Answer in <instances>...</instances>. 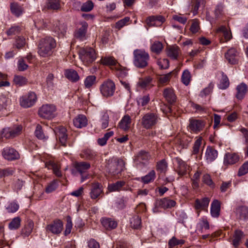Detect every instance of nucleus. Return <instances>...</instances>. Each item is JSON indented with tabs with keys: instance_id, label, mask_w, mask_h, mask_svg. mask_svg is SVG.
I'll return each mask as SVG.
<instances>
[{
	"instance_id": "5701e85b",
	"label": "nucleus",
	"mask_w": 248,
	"mask_h": 248,
	"mask_svg": "<svg viewBox=\"0 0 248 248\" xmlns=\"http://www.w3.org/2000/svg\"><path fill=\"white\" fill-rule=\"evenodd\" d=\"M88 124L86 117L82 114L78 115L73 119V124L77 128H81L85 127Z\"/></svg>"
},
{
	"instance_id": "6e6552de",
	"label": "nucleus",
	"mask_w": 248,
	"mask_h": 248,
	"mask_svg": "<svg viewBox=\"0 0 248 248\" xmlns=\"http://www.w3.org/2000/svg\"><path fill=\"white\" fill-rule=\"evenodd\" d=\"M124 166V163L122 159L111 160L108 166V172L114 175L117 174L123 170Z\"/></svg>"
},
{
	"instance_id": "e2e57ef3",
	"label": "nucleus",
	"mask_w": 248,
	"mask_h": 248,
	"mask_svg": "<svg viewBox=\"0 0 248 248\" xmlns=\"http://www.w3.org/2000/svg\"><path fill=\"white\" fill-rule=\"evenodd\" d=\"M248 172V161L245 162L239 168L238 175L239 176L244 175Z\"/></svg>"
},
{
	"instance_id": "c9c22d12",
	"label": "nucleus",
	"mask_w": 248,
	"mask_h": 248,
	"mask_svg": "<svg viewBox=\"0 0 248 248\" xmlns=\"http://www.w3.org/2000/svg\"><path fill=\"white\" fill-rule=\"evenodd\" d=\"M237 215L241 219H248V208L241 206L237 208L236 210Z\"/></svg>"
},
{
	"instance_id": "3c124183",
	"label": "nucleus",
	"mask_w": 248,
	"mask_h": 248,
	"mask_svg": "<svg viewBox=\"0 0 248 248\" xmlns=\"http://www.w3.org/2000/svg\"><path fill=\"white\" fill-rule=\"evenodd\" d=\"M33 223L32 221H30L28 222L27 225H26L24 229L22 230V233L25 236H29L31 232L32 229L33 228Z\"/></svg>"
},
{
	"instance_id": "bb28decb",
	"label": "nucleus",
	"mask_w": 248,
	"mask_h": 248,
	"mask_svg": "<svg viewBox=\"0 0 248 248\" xmlns=\"http://www.w3.org/2000/svg\"><path fill=\"white\" fill-rule=\"evenodd\" d=\"M167 53L170 58L176 60L180 53V50L177 46H170L167 48Z\"/></svg>"
},
{
	"instance_id": "a19ab883",
	"label": "nucleus",
	"mask_w": 248,
	"mask_h": 248,
	"mask_svg": "<svg viewBox=\"0 0 248 248\" xmlns=\"http://www.w3.org/2000/svg\"><path fill=\"white\" fill-rule=\"evenodd\" d=\"M155 177V170L150 171L147 175L141 178V181L145 184H148L153 181Z\"/></svg>"
},
{
	"instance_id": "052dcab7",
	"label": "nucleus",
	"mask_w": 248,
	"mask_h": 248,
	"mask_svg": "<svg viewBox=\"0 0 248 248\" xmlns=\"http://www.w3.org/2000/svg\"><path fill=\"white\" fill-rule=\"evenodd\" d=\"M129 21L130 18L129 17H125L124 18L118 21L116 23V28L118 29H120L124 26L127 25Z\"/></svg>"
},
{
	"instance_id": "cd10ccee",
	"label": "nucleus",
	"mask_w": 248,
	"mask_h": 248,
	"mask_svg": "<svg viewBox=\"0 0 248 248\" xmlns=\"http://www.w3.org/2000/svg\"><path fill=\"white\" fill-rule=\"evenodd\" d=\"M163 95L166 100L170 104H172L176 100V96L174 91L170 88H167L164 90Z\"/></svg>"
},
{
	"instance_id": "aec40b11",
	"label": "nucleus",
	"mask_w": 248,
	"mask_h": 248,
	"mask_svg": "<svg viewBox=\"0 0 248 248\" xmlns=\"http://www.w3.org/2000/svg\"><path fill=\"white\" fill-rule=\"evenodd\" d=\"M239 155L236 153H228L225 154L224 158L225 165H233L239 161Z\"/></svg>"
},
{
	"instance_id": "09e8293b",
	"label": "nucleus",
	"mask_w": 248,
	"mask_h": 248,
	"mask_svg": "<svg viewBox=\"0 0 248 248\" xmlns=\"http://www.w3.org/2000/svg\"><path fill=\"white\" fill-rule=\"evenodd\" d=\"M21 219L19 217H16L12 219L9 224V228L10 230L17 229L20 225Z\"/></svg>"
},
{
	"instance_id": "774afa93",
	"label": "nucleus",
	"mask_w": 248,
	"mask_h": 248,
	"mask_svg": "<svg viewBox=\"0 0 248 248\" xmlns=\"http://www.w3.org/2000/svg\"><path fill=\"white\" fill-rule=\"evenodd\" d=\"M200 29L199 22L198 20L195 19L192 20V25L190 27L191 31L193 33H196Z\"/></svg>"
},
{
	"instance_id": "f8f14e48",
	"label": "nucleus",
	"mask_w": 248,
	"mask_h": 248,
	"mask_svg": "<svg viewBox=\"0 0 248 248\" xmlns=\"http://www.w3.org/2000/svg\"><path fill=\"white\" fill-rule=\"evenodd\" d=\"M80 27H78L75 32V37L80 40L85 39L87 30L88 27L87 23L83 21L79 24Z\"/></svg>"
},
{
	"instance_id": "c85d7f7f",
	"label": "nucleus",
	"mask_w": 248,
	"mask_h": 248,
	"mask_svg": "<svg viewBox=\"0 0 248 248\" xmlns=\"http://www.w3.org/2000/svg\"><path fill=\"white\" fill-rule=\"evenodd\" d=\"M220 204L218 201L214 200L211 205V214L213 217H217L219 215Z\"/></svg>"
},
{
	"instance_id": "423d86ee",
	"label": "nucleus",
	"mask_w": 248,
	"mask_h": 248,
	"mask_svg": "<svg viewBox=\"0 0 248 248\" xmlns=\"http://www.w3.org/2000/svg\"><path fill=\"white\" fill-rule=\"evenodd\" d=\"M100 90L103 96L106 97H110L114 93L115 90V84L110 80L105 81L100 86Z\"/></svg>"
},
{
	"instance_id": "0eeeda50",
	"label": "nucleus",
	"mask_w": 248,
	"mask_h": 248,
	"mask_svg": "<svg viewBox=\"0 0 248 248\" xmlns=\"http://www.w3.org/2000/svg\"><path fill=\"white\" fill-rule=\"evenodd\" d=\"M150 158L149 153L145 151H140L135 156L134 163L138 167L141 168L147 165Z\"/></svg>"
},
{
	"instance_id": "338daca9",
	"label": "nucleus",
	"mask_w": 248,
	"mask_h": 248,
	"mask_svg": "<svg viewBox=\"0 0 248 248\" xmlns=\"http://www.w3.org/2000/svg\"><path fill=\"white\" fill-rule=\"evenodd\" d=\"M202 141V138L201 137L199 138L195 141L193 148V154H196L199 153Z\"/></svg>"
},
{
	"instance_id": "2f4dec72",
	"label": "nucleus",
	"mask_w": 248,
	"mask_h": 248,
	"mask_svg": "<svg viewBox=\"0 0 248 248\" xmlns=\"http://www.w3.org/2000/svg\"><path fill=\"white\" fill-rule=\"evenodd\" d=\"M217 152L211 147H208L206 150L205 157L208 162H212L217 156Z\"/></svg>"
},
{
	"instance_id": "0e129e2a",
	"label": "nucleus",
	"mask_w": 248,
	"mask_h": 248,
	"mask_svg": "<svg viewBox=\"0 0 248 248\" xmlns=\"http://www.w3.org/2000/svg\"><path fill=\"white\" fill-rule=\"evenodd\" d=\"M35 134L36 137L39 139L43 140L45 139V136L43 132L42 127L40 125H37L35 131Z\"/></svg>"
},
{
	"instance_id": "c03bdc74",
	"label": "nucleus",
	"mask_w": 248,
	"mask_h": 248,
	"mask_svg": "<svg viewBox=\"0 0 248 248\" xmlns=\"http://www.w3.org/2000/svg\"><path fill=\"white\" fill-rule=\"evenodd\" d=\"M96 155V154L95 152L90 149L85 150L82 154V156L86 159L88 160H93Z\"/></svg>"
},
{
	"instance_id": "7c9ffc66",
	"label": "nucleus",
	"mask_w": 248,
	"mask_h": 248,
	"mask_svg": "<svg viewBox=\"0 0 248 248\" xmlns=\"http://www.w3.org/2000/svg\"><path fill=\"white\" fill-rule=\"evenodd\" d=\"M64 75L69 80L77 82L79 79L78 73L73 69H67L65 71Z\"/></svg>"
},
{
	"instance_id": "f257e3e1",
	"label": "nucleus",
	"mask_w": 248,
	"mask_h": 248,
	"mask_svg": "<svg viewBox=\"0 0 248 248\" xmlns=\"http://www.w3.org/2000/svg\"><path fill=\"white\" fill-rule=\"evenodd\" d=\"M56 46L55 40L51 37H47L40 40L38 45V54L42 57L51 55L53 49Z\"/></svg>"
},
{
	"instance_id": "a18cd8bd",
	"label": "nucleus",
	"mask_w": 248,
	"mask_h": 248,
	"mask_svg": "<svg viewBox=\"0 0 248 248\" xmlns=\"http://www.w3.org/2000/svg\"><path fill=\"white\" fill-rule=\"evenodd\" d=\"M185 243L183 239H177L176 237H172L169 241L168 245L169 248H174L177 246L182 245Z\"/></svg>"
},
{
	"instance_id": "9d476101",
	"label": "nucleus",
	"mask_w": 248,
	"mask_h": 248,
	"mask_svg": "<svg viewBox=\"0 0 248 248\" xmlns=\"http://www.w3.org/2000/svg\"><path fill=\"white\" fill-rule=\"evenodd\" d=\"M22 130L21 125H17L13 128H5L3 129L2 137L6 139L13 138L19 135Z\"/></svg>"
},
{
	"instance_id": "ddd939ff",
	"label": "nucleus",
	"mask_w": 248,
	"mask_h": 248,
	"mask_svg": "<svg viewBox=\"0 0 248 248\" xmlns=\"http://www.w3.org/2000/svg\"><path fill=\"white\" fill-rule=\"evenodd\" d=\"M3 157L7 160H14L19 158L18 152L14 149L6 147L2 151Z\"/></svg>"
},
{
	"instance_id": "b1692460",
	"label": "nucleus",
	"mask_w": 248,
	"mask_h": 248,
	"mask_svg": "<svg viewBox=\"0 0 248 248\" xmlns=\"http://www.w3.org/2000/svg\"><path fill=\"white\" fill-rule=\"evenodd\" d=\"M132 120L127 114L125 115L119 123V127L124 131L128 130L131 126Z\"/></svg>"
},
{
	"instance_id": "603ef678",
	"label": "nucleus",
	"mask_w": 248,
	"mask_h": 248,
	"mask_svg": "<svg viewBox=\"0 0 248 248\" xmlns=\"http://www.w3.org/2000/svg\"><path fill=\"white\" fill-rule=\"evenodd\" d=\"M182 81L186 85H188L190 82L191 76L190 72L187 70H185L182 75Z\"/></svg>"
},
{
	"instance_id": "4be33fe9",
	"label": "nucleus",
	"mask_w": 248,
	"mask_h": 248,
	"mask_svg": "<svg viewBox=\"0 0 248 248\" xmlns=\"http://www.w3.org/2000/svg\"><path fill=\"white\" fill-rule=\"evenodd\" d=\"M210 202V199L208 198H204L202 200L197 199L195 203V208L197 210L198 216L200 215L201 210H206Z\"/></svg>"
},
{
	"instance_id": "680f3d73",
	"label": "nucleus",
	"mask_w": 248,
	"mask_h": 248,
	"mask_svg": "<svg viewBox=\"0 0 248 248\" xmlns=\"http://www.w3.org/2000/svg\"><path fill=\"white\" fill-rule=\"evenodd\" d=\"M157 64L161 69H167L169 66V62L167 59H160L157 61Z\"/></svg>"
},
{
	"instance_id": "a878e982",
	"label": "nucleus",
	"mask_w": 248,
	"mask_h": 248,
	"mask_svg": "<svg viewBox=\"0 0 248 248\" xmlns=\"http://www.w3.org/2000/svg\"><path fill=\"white\" fill-rule=\"evenodd\" d=\"M46 167L48 169H51L53 170L54 173L57 176L60 177L62 175L61 172L60 171V166L54 160H50L45 163Z\"/></svg>"
},
{
	"instance_id": "f03ea898",
	"label": "nucleus",
	"mask_w": 248,
	"mask_h": 248,
	"mask_svg": "<svg viewBox=\"0 0 248 248\" xmlns=\"http://www.w3.org/2000/svg\"><path fill=\"white\" fill-rule=\"evenodd\" d=\"M134 64L139 68H144L148 65L149 55L145 50L136 49L134 51Z\"/></svg>"
},
{
	"instance_id": "c756f323",
	"label": "nucleus",
	"mask_w": 248,
	"mask_h": 248,
	"mask_svg": "<svg viewBox=\"0 0 248 248\" xmlns=\"http://www.w3.org/2000/svg\"><path fill=\"white\" fill-rule=\"evenodd\" d=\"M101 223L102 225L107 230L113 229L117 226V222L109 218H103Z\"/></svg>"
},
{
	"instance_id": "393cba45",
	"label": "nucleus",
	"mask_w": 248,
	"mask_h": 248,
	"mask_svg": "<svg viewBox=\"0 0 248 248\" xmlns=\"http://www.w3.org/2000/svg\"><path fill=\"white\" fill-rule=\"evenodd\" d=\"M60 8L59 0H46L44 6V9L49 10H58Z\"/></svg>"
},
{
	"instance_id": "dca6fc26",
	"label": "nucleus",
	"mask_w": 248,
	"mask_h": 248,
	"mask_svg": "<svg viewBox=\"0 0 248 248\" xmlns=\"http://www.w3.org/2000/svg\"><path fill=\"white\" fill-rule=\"evenodd\" d=\"M63 228V223L60 220H56L46 227L47 231L54 234H59L61 232Z\"/></svg>"
},
{
	"instance_id": "f704fd0d",
	"label": "nucleus",
	"mask_w": 248,
	"mask_h": 248,
	"mask_svg": "<svg viewBox=\"0 0 248 248\" xmlns=\"http://www.w3.org/2000/svg\"><path fill=\"white\" fill-rule=\"evenodd\" d=\"M176 204V202L170 199L164 198L159 202V205L163 208H168L174 207Z\"/></svg>"
},
{
	"instance_id": "e433bc0d",
	"label": "nucleus",
	"mask_w": 248,
	"mask_h": 248,
	"mask_svg": "<svg viewBox=\"0 0 248 248\" xmlns=\"http://www.w3.org/2000/svg\"><path fill=\"white\" fill-rule=\"evenodd\" d=\"M236 97L239 99H242L245 96L247 91V86L244 83H241L237 87Z\"/></svg>"
},
{
	"instance_id": "6e6d98bb",
	"label": "nucleus",
	"mask_w": 248,
	"mask_h": 248,
	"mask_svg": "<svg viewBox=\"0 0 248 248\" xmlns=\"http://www.w3.org/2000/svg\"><path fill=\"white\" fill-rule=\"evenodd\" d=\"M172 72L167 74L160 75L158 77V81L160 83L164 84L168 82L171 77Z\"/></svg>"
},
{
	"instance_id": "69168bd1",
	"label": "nucleus",
	"mask_w": 248,
	"mask_h": 248,
	"mask_svg": "<svg viewBox=\"0 0 248 248\" xmlns=\"http://www.w3.org/2000/svg\"><path fill=\"white\" fill-rule=\"evenodd\" d=\"M19 208V205L16 202H11L9 205L6 207L7 210L9 212L14 213L16 212Z\"/></svg>"
},
{
	"instance_id": "5fc2aeb1",
	"label": "nucleus",
	"mask_w": 248,
	"mask_h": 248,
	"mask_svg": "<svg viewBox=\"0 0 248 248\" xmlns=\"http://www.w3.org/2000/svg\"><path fill=\"white\" fill-rule=\"evenodd\" d=\"M93 8V3L92 1L88 0L82 4L81 6V11L83 12H90Z\"/></svg>"
},
{
	"instance_id": "864d4df0",
	"label": "nucleus",
	"mask_w": 248,
	"mask_h": 248,
	"mask_svg": "<svg viewBox=\"0 0 248 248\" xmlns=\"http://www.w3.org/2000/svg\"><path fill=\"white\" fill-rule=\"evenodd\" d=\"M229 83L228 77L226 75L222 74V78L219 84V88L221 89H225L228 87Z\"/></svg>"
},
{
	"instance_id": "39448f33",
	"label": "nucleus",
	"mask_w": 248,
	"mask_h": 248,
	"mask_svg": "<svg viewBox=\"0 0 248 248\" xmlns=\"http://www.w3.org/2000/svg\"><path fill=\"white\" fill-rule=\"evenodd\" d=\"M56 108L55 105L52 104H45L43 105L39 110V115L40 117L50 119L55 116Z\"/></svg>"
},
{
	"instance_id": "8fccbe9b",
	"label": "nucleus",
	"mask_w": 248,
	"mask_h": 248,
	"mask_svg": "<svg viewBox=\"0 0 248 248\" xmlns=\"http://www.w3.org/2000/svg\"><path fill=\"white\" fill-rule=\"evenodd\" d=\"M151 49L153 52L159 54L163 49V45L160 42H155L152 45Z\"/></svg>"
},
{
	"instance_id": "7ed1b4c3",
	"label": "nucleus",
	"mask_w": 248,
	"mask_h": 248,
	"mask_svg": "<svg viewBox=\"0 0 248 248\" xmlns=\"http://www.w3.org/2000/svg\"><path fill=\"white\" fill-rule=\"evenodd\" d=\"M79 58L85 65H89L96 58V53L94 49L91 47H84L79 51Z\"/></svg>"
},
{
	"instance_id": "20e7f679",
	"label": "nucleus",
	"mask_w": 248,
	"mask_h": 248,
	"mask_svg": "<svg viewBox=\"0 0 248 248\" xmlns=\"http://www.w3.org/2000/svg\"><path fill=\"white\" fill-rule=\"evenodd\" d=\"M159 118L155 113L149 112L145 114L141 119V124L146 129H150L158 122Z\"/></svg>"
},
{
	"instance_id": "de8ad7c7",
	"label": "nucleus",
	"mask_w": 248,
	"mask_h": 248,
	"mask_svg": "<svg viewBox=\"0 0 248 248\" xmlns=\"http://www.w3.org/2000/svg\"><path fill=\"white\" fill-rule=\"evenodd\" d=\"M96 80V77L94 76L91 75L86 77L84 80V85L86 88H90L93 86Z\"/></svg>"
},
{
	"instance_id": "37998d69",
	"label": "nucleus",
	"mask_w": 248,
	"mask_h": 248,
	"mask_svg": "<svg viewBox=\"0 0 248 248\" xmlns=\"http://www.w3.org/2000/svg\"><path fill=\"white\" fill-rule=\"evenodd\" d=\"M54 31L57 32L60 36H62L66 32V28L63 24L57 22L56 25H54Z\"/></svg>"
},
{
	"instance_id": "6ab92c4d",
	"label": "nucleus",
	"mask_w": 248,
	"mask_h": 248,
	"mask_svg": "<svg viewBox=\"0 0 248 248\" xmlns=\"http://www.w3.org/2000/svg\"><path fill=\"white\" fill-rule=\"evenodd\" d=\"M238 55L239 53L236 49L231 48L225 53V56L229 63L234 64L238 61Z\"/></svg>"
},
{
	"instance_id": "4468645a",
	"label": "nucleus",
	"mask_w": 248,
	"mask_h": 248,
	"mask_svg": "<svg viewBox=\"0 0 248 248\" xmlns=\"http://www.w3.org/2000/svg\"><path fill=\"white\" fill-rule=\"evenodd\" d=\"M204 125V122L200 120L190 119L189 120V128L191 131L196 133L201 131Z\"/></svg>"
},
{
	"instance_id": "49530a36",
	"label": "nucleus",
	"mask_w": 248,
	"mask_h": 248,
	"mask_svg": "<svg viewBox=\"0 0 248 248\" xmlns=\"http://www.w3.org/2000/svg\"><path fill=\"white\" fill-rule=\"evenodd\" d=\"M131 227L134 229H138L141 226V219L138 216H135L130 219Z\"/></svg>"
},
{
	"instance_id": "58836bf2",
	"label": "nucleus",
	"mask_w": 248,
	"mask_h": 248,
	"mask_svg": "<svg viewBox=\"0 0 248 248\" xmlns=\"http://www.w3.org/2000/svg\"><path fill=\"white\" fill-rule=\"evenodd\" d=\"M11 12L16 16H20L23 12V8L16 3L11 4Z\"/></svg>"
},
{
	"instance_id": "f3484780",
	"label": "nucleus",
	"mask_w": 248,
	"mask_h": 248,
	"mask_svg": "<svg viewBox=\"0 0 248 248\" xmlns=\"http://www.w3.org/2000/svg\"><path fill=\"white\" fill-rule=\"evenodd\" d=\"M102 186L98 183L92 184V187L90 192V196L92 199L95 200L103 193Z\"/></svg>"
},
{
	"instance_id": "4d7b16f0",
	"label": "nucleus",
	"mask_w": 248,
	"mask_h": 248,
	"mask_svg": "<svg viewBox=\"0 0 248 248\" xmlns=\"http://www.w3.org/2000/svg\"><path fill=\"white\" fill-rule=\"evenodd\" d=\"M58 186V181L54 180L50 183L46 188V192L47 193L54 191Z\"/></svg>"
},
{
	"instance_id": "9b49d317",
	"label": "nucleus",
	"mask_w": 248,
	"mask_h": 248,
	"mask_svg": "<svg viewBox=\"0 0 248 248\" xmlns=\"http://www.w3.org/2000/svg\"><path fill=\"white\" fill-rule=\"evenodd\" d=\"M175 162L177 164V172L179 175L186 174L190 170V167L185 162L179 157L174 159Z\"/></svg>"
},
{
	"instance_id": "473e14b6",
	"label": "nucleus",
	"mask_w": 248,
	"mask_h": 248,
	"mask_svg": "<svg viewBox=\"0 0 248 248\" xmlns=\"http://www.w3.org/2000/svg\"><path fill=\"white\" fill-rule=\"evenodd\" d=\"M74 167L80 173L85 172L90 168V164L86 162H75L74 163Z\"/></svg>"
},
{
	"instance_id": "412c9836",
	"label": "nucleus",
	"mask_w": 248,
	"mask_h": 248,
	"mask_svg": "<svg viewBox=\"0 0 248 248\" xmlns=\"http://www.w3.org/2000/svg\"><path fill=\"white\" fill-rule=\"evenodd\" d=\"M66 129L63 126H60L57 129L56 136L59 138L60 142L63 146H66L67 139V135L66 134Z\"/></svg>"
},
{
	"instance_id": "72a5a7b5",
	"label": "nucleus",
	"mask_w": 248,
	"mask_h": 248,
	"mask_svg": "<svg viewBox=\"0 0 248 248\" xmlns=\"http://www.w3.org/2000/svg\"><path fill=\"white\" fill-rule=\"evenodd\" d=\"M101 63L110 66H115L118 69L119 65H117L116 60L112 57H106L101 59Z\"/></svg>"
},
{
	"instance_id": "bf43d9fd",
	"label": "nucleus",
	"mask_w": 248,
	"mask_h": 248,
	"mask_svg": "<svg viewBox=\"0 0 248 248\" xmlns=\"http://www.w3.org/2000/svg\"><path fill=\"white\" fill-rule=\"evenodd\" d=\"M167 169V164L165 160L163 159L158 162L156 165V169L161 172H164Z\"/></svg>"
},
{
	"instance_id": "13d9d810",
	"label": "nucleus",
	"mask_w": 248,
	"mask_h": 248,
	"mask_svg": "<svg viewBox=\"0 0 248 248\" xmlns=\"http://www.w3.org/2000/svg\"><path fill=\"white\" fill-rule=\"evenodd\" d=\"M14 81L16 84L18 86H22L27 83V80L25 78L22 76H16L14 77Z\"/></svg>"
},
{
	"instance_id": "1a4fd4ad",
	"label": "nucleus",
	"mask_w": 248,
	"mask_h": 248,
	"mask_svg": "<svg viewBox=\"0 0 248 248\" xmlns=\"http://www.w3.org/2000/svg\"><path fill=\"white\" fill-rule=\"evenodd\" d=\"M37 96L33 92H30L20 98V104L25 108L32 107L36 102Z\"/></svg>"
},
{
	"instance_id": "a211bd4d",
	"label": "nucleus",
	"mask_w": 248,
	"mask_h": 248,
	"mask_svg": "<svg viewBox=\"0 0 248 248\" xmlns=\"http://www.w3.org/2000/svg\"><path fill=\"white\" fill-rule=\"evenodd\" d=\"M165 21L164 18L161 16H151L146 19V24L149 27L160 26Z\"/></svg>"
},
{
	"instance_id": "4c0bfd02",
	"label": "nucleus",
	"mask_w": 248,
	"mask_h": 248,
	"mask_svg": "<svg viewBox=\"0 0 248 248\" xmlns=\"http://www.w3.org/2000/svg\"><path fill=\"white\" fill-rule=\"evenodd\" d=\"M218 33H221L227 42L230 40L232 38V34L230 31H229L225 26H221L219 27L217 31Z\"/></svg>"
},
{
	"instance_id": "2eb2a0df",
	"label": "nucleus",
	"mask_w": 248,
	"mask_h": 248,
	"mask_svg": "<svg viewBox=\"0 0 248 248\" xmlns=\"http://www.w3.org/2000/svg\"><path fill=\"white\" fill-rule=\"evenodd\" d=\"M244 237L245 234L243 232L239 229H236L231 238L232 240V244L235 248H238Z\"/></svg>"
},
{
	"instance_id": "ea45409f",
	"label": "nucleus",
	"mask_w": 248,
	"mask_h": 248,
	"mask_svg": "<svg viewBox=\"0 0 248 248\" xmlns=\"http://www.w3.org/2000/svg\"><path fill=\"white\" fill-rule=\"evenodd\" d=\"M125 183L124 181H120L115 183L109 185L108 186V189L109 191H119L122 189V187L125 185Z\"/></svg>"
},
{
	"instance_id": "79ce46f5",
	"label": "nucleus",
	"mask_w": 248,
	"mask_h": 248,
	"mask_svg": "<svg viewBox=\"0 0 248 248\" xmlns=\"http://www.w3.org/2000/svg\"><path fill=\"white\" fill-rule=\"evenodd\" d=\"M151 80L152 78L149 77L140 78L137 83V86L142 89L145 88L150 84Z\"/></svg>"
}]
</instances>
